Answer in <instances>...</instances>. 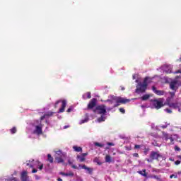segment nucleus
I'll return each instance as SVG.
<instances>
[{
	"label": "nucleus",
	"instance_id": "1",
	"mask_svg": "<svg viewBox=\"0 0 181 181\" xmlns=\"http://www.w3.org/2000/svg\"><path fill=\"white\" fill-rule=\"evenodd\" d=\"M112 100L113 103H116V104L113 105V108L119 107V105H121V104H127V103H129V101H131V100L129 99L114 95L112 96Z\"/></svg>",
	"mask_w": 181,
	"mask_h": 181
},
{
	"label": "nucleus",
	"instance_id": "2",
	"mask_svg": "<svg viewBox=\"0 0 181 181\" xmlns=\"http://www.w3.org/2000/svg\"><path fill=\"white\" fill-rule=\"evenodd\" d=\"M149 77H146L143 81V83L139 82L136 86V93H145L146 91V88H148V80Z\"/></svg>",
	"mask_w": 181,
	"mask_h": 181
},
{
	"label": "nucleus",
	"instance_id": "3",
	"mask_svg": "<svg viewBox=\"0 0 181 181\" xmlns=\"http://www.w3.org/2000/svg\"><path fill=\"white\" fill-rule=\"evenodd\" d=\"M162 158V155L156 151H151L150 154V158H146V160L150 163H152L153 160H159V158Z\"/></svg>",
	"mask_w": 181,
	"mask_h": 181
},
{
	"label": "nucleus",
	"instance_id": "4",
	"mask_svg": "<svg viewBox=\"0 0 181 181\" xmlns=\"http://www.w3.org/2000/svg\"><path fill=\"white\" fill-rule=\"evenodd\" d=\"M93 112H97L98 114L105 115L107 114V107L105 105H98L95 107V110H93Z\"/></svg>",
	"mask_w": 181,
	"mask_h": 181
},
{
	"label": "nucleus",
	"instance_id": "5",
	"mask_svg": "<svg viewBox=\"0 0 181 181\" xmlns=\"http://www.w3.org/2000/svg\"><path fill=\"white\" fill-rule=\"evenodd\" d=\"M166 103H167V105H168L170 108H174V110H177V108H180L181 107L180 102L170 103V100L167 99Z\"/></svg>",
	"mask_w": 181,
	"mask_h": 181
},
{
	"label": "nucleus",
	"instance_id": "6",
	"mask_svg": "<svg viewBox=\"0 0 181 181\" xmlns=\"http://www.w3.org/2000/svg\"><path fill=\"white\" fill-rule=\"evenodd\" d=\"M97 105V99L96 98H92L89 103L88 104L87 109L88 110H93L94 107Z\"/></svg>",
	"mask_w": 181,
	"mask_h": 181
},
{
	"label": "nucleus",
	"instance_id": "7",
	"mask_svg": "<svg viewBox=\"0 0 181 181\" xmlns=\"http://www.w3.org/2000/svg\"><path fill=\"white\" fill-rule=\"evenodd\" d=\"M163 102L162 101H159L158 100H153V106L155 107V108H156V110H159L160 108H162V107H163Z\"/></svg>",
	"mask_w": 181,
	"mask_h": 181
},
{
	"label": "nucleus",
	"instance_id": "8",
	"mask_svg": "<svg viewBox=\"0 0 181 181\" xmlns=\"http://www.w3.org/2000/svg\"><path fill=\"white\" fill-rule=\"evenodd\" d=\"M152 90L155 94L157 95H163L165 94V90H156V87L152 86Z\"/></svg>",
	"mask_w": 181,
	"mask_h": 181
},
{
	"label": "nucleus",
	"instance_id": "9",
	"mask_svg": "<svg viewBox=\"0 0 181 181\" xmlns=\"http://www.w3.org/2000/svg\"><path fill=\"white\" fill-rule=\"evenodd\" d=\"M176 84H177V82L176 81L170 82V88L173 91H176V90H177V88L176 87Z\"/></svg>",
	"mask_w": 181,
	"mask_h": 181
},
{
	"label": "nucleus",
	"instance_id": "10",
	"mask_svg": "<svg viewBox=\"0 0 181 181\" xmlns=\"http://www.w3.org/2000/svg\"><path fill=\"white\" fill-rule=\"evenodd\" d=\"M62 107L59 109V112H64L66 105H67V102L65 100H62Z\"/></svg>",
	"mask_w": 181,
	"mask_h": 181
},
{
	"label": "nucleus",
	"instance_id": "11",
	"mask_svg": "<svg viewBox=\"0 0 181 181\" xmlns=\"http://www.w3.org/2000/svg\"><path fill=\"white\" fill-rule=\"evenodd\" d=\"M34 134H37V135H42V127H40V126H36L35 130L34 131Z\"/></svg>",
	"mask_w": 181,
	"mask_h": 181
},
{
	"label": "nucleus",
	"instance_id": "12",
	"mask_svg": "<svg viewBox=\"0 0 181 181\" xmlns=\"http://www.w3.org/2000/svg\"><path fill=\"white\" fill-rule=\"evenodd\" d=\"M59 175H62V176H69L70 177H73L74 176V173L70 171L68 173H64V172H61L59 173Z\"/></svg>",
	"mask_w": 181,
	"mask_h": 181
},
{
	"label": "nucleus",
	"instance_id": "13",
	"mask_svg": "<svg viewBox=\"0 0 181 181\" xmlns=\"http://www.w3.org/2000/svg\"><path fill=\"white\" fill-rule=\"evenodd\" d=\"M139 175H141V176H144V177H147L148 174H146V170L144 169L142 171H137Z\"/></svg>",
	"mask_w": 181,
	"mask_h": 181
},
{
	"label": "nucleus",
	"instance_id": "14",
	"mask_svg": "<svg viewBox=\"0 0 181 181\" xmlns=\"http://www.w3.org/2000/svg\"><path fill=\"white\" fill-rule=\"evenodd\" d=\"M151 98V95L149 94H146V95H144L141 98V100L142 101H146V100H149V98Z\"/></svg>",
	"mask_w": 181,
	"mask_h": 181
},
{
	"label": "nucleus",
	"instance_id": "15",
	"mask_svg": "<svg viewBox=\"0 0 181 181\" xmlns=\"http://www.w3.org/2000/svg\"><path fill=\"white\" fill-rule=\"evenodd\" d=\"M73 149L75 151V152H83V148L78 147L77 146H74Z\"/></svg>",
	"mask_w": 181,
	"mask_h": 181
},
{
	"label": "nucleus",
	"instance_id": "16",
	"mask_svg": "<svg viewBox=\"0 0 181 181\" xmlns=\"http://www.w3.org/2000/svg\"><path fill=\"white\" fill-rule=\"evenodd\" d=\"M76 159L79 160V162H84V160H86V158L80 155L76 156Z\"/></svg>",
	"mask_w": 181,
	"mask_h": 181
},
{
	"label": "nucleus",
	"instance_id": "17",
	"mask_svg": "<svg viewBox=\"0 0 181 181\" xmlns=\"http://www.w3.org/2000/svg\"><path fill=\"white\" fill-rule=\"evenodd\" d=\"M105 162L107 163H111L112 162V158L110 155H106L105 158Z\"/></svg>",
	"mask_w": 181,
	"mask_h": 181
},
{
	"label": "nucleus",
	"instance_id": "18",
	"mask_svg": "<svg viewBox=\"0 0 181 181\" xmlns=\"http://www.w3.org/2000/svg\"><path fill=\"white\" fill-rule=\"evenodd\" d=\"M165 141H170V144H171V145H173V141H175V139H173V137H172V136H166Z\"/></svg>",
	"mask_w": 181,
	"mask_h": 181
},
{
	"label": "nucleus",
	"instance_id": "19",
	"mask_svg": "<svg viewBox=\"0 0 181 181\" xmlns=\"http://www.w3.org/2000/svg\"><path fill=\"white\" fill-rule=\"evenodd\" d=\"M55 160H57V163H63V162H64V160H63V158L61 157H57Z\"/></svg>",
	"mask_w": 181,
	"mask_h": 181
},
{
	"label": "nucleus",
	"instance_id": "20",
	"mask_svg": "<svg viewBox=\"0 0 181 181\" xmlns=\"http://www.w3.org/2000/svg\"><path fill=\"white\" fill-rule=\"evenodd\" d=\"M47 158H48V161L50 163H53V157H52V155L51 154H48L47 155Z\"/></svg>",
	"mask_w": 181,
	"mask_h": 181
},
{
	"label": "nucleus",
	"instance_id": "21",
	"mask_svg": "<svg viewBox=\"0 0 181 181\" xmlns=\"http://www.w3.org/2000/svg\"><path fill=\"white\" fill-rule=\"evenodd\" d=\"M49 115H53V113L51 112L50 115L45 114V115H42V116L40 117V121H43V119H45V118H46V117H49Z\"/></svg>",
	"mask_w": 181,
	"mask_h": 181
},
{
	"label": "nucleus",
	"instance_id": "22",
	"mask_svg": "<svg viewBox=\"0 0 181 181\" xmlns=\"http://www.w3.org/2000/svg\"><path fill=\"white\" fill-rule=\"evenodd\" d=\"M98 122H103L105 121V118L104 117L103 115H101L100 117L98 118Z\"/></svg>",
	"mask_w": 181,
	"mask_h": 181
},
{
	"label": "nucleus",
	"instance_id": "23",
	"mask_svg": "<svg viewBox=\"0 0 181 181\" xmlns=\"http://www.w3.org/2000/svg\"><path fill=\"white\" fill-rule=\"evenodd\" d=\"M94 145H95V146H99V148H103V146H104V144L98 143V142H95L94 144Z\"/></svg>",
	"mask_w": 181,
	"mask_h": 181
},
{
	"label": "nucleus",
	"instance_id": "24",
	"mask_svg": "<svg viewBox=\"0 0 181 181\" xmlns=\"http://www.w3.org/2000/svg\"><path fill=\"white\" fill-rule=\"evenodd\" d=\"M68 163H69V165H71V168L73 169H77V167L76 165H73V162H71V160H69Z\"/></svg>",
	"mask_w": 181,
	"mask_h": 181
},
{
	"label": "nucleus",
	"instance_id": "25",
	"mask_svg": "<svg viewBox=\"0 0 181 181\" xmlns=\"http://www.w3.org/2000/svg\"><path fill=\"white\" fill-rule=\"evenodd\" d=\"M16 127H13L12 129H10V132H11V134H16Z\"/></svg>",
	"mask_w": 181,
	"mask_h": 181
},
{
	"label": "nucleus",
	"instance_id": "26",
	"mask_svg": "<svg viewBox=\"0 0 181 181\" xmlns=\"http://www.w3.org/2000/svg\"><path fill=\"white\" fill-rule=\"evenodd\" d=\"M86 170L88 172L89 175H93V168H88L86 169Z\"/></svg>",
	"mask_w": 181,
	"mask_h": 181
},
{
	"label": "nucleus",
	"instance_id": "27",
	"mask_svg": "<svg viewBox=\"0 0 181 181\" xmlns=\"http://www.w3.org/2000/svg\"><path fill=\"white\" fill-rule=\"evenodd\" d=\"M177 179V175H175V174H173L171 175H170V179Z\"/></svg>",
	"mask_w": 181,
	"mask_h": 181
},
{
	"label": "nucleus",
	"instance_id": "28",
	"mask_svg": "<svg viewBox=\"0 0 181 181\" xmlns=\"http://www.w3.org/2000/svg\"><path fill=\"white\" fill-rule=\"evenodd\" d=\"M119 111L120 112H122V114H125V109H124V108L120 107V108L119 109Z\"/></svg>",
	"mask_w": 181,
	"mask_h": 181
},
{
	"label": "nucleus",
	"instance_id": "29",
	"mask_svg": "<svg viewBox=\"0 0 181 181\" xmlns=\"http://www.w3.org/2000/svg\"><path fill=\"white\" fill-rule=\"evenodd\" d=\"M170 125V124H163L160 126V128H163V129H165L166 128H168V126Z\"/></svg>",
	"mask_w": 181,
	"mask_h": 181
},
{
	"label": "nucleus",
	"instance_id": "30",
	"mask_svg": "<svg viewBox=\"0 0 181 181\" xmlns=\"http://www.w3.org/2000/svg\"><path fill=\"white\" fill-rule=\"evenodd\" d=\"M174 149L177 152H180V148L179 146H175Z\"/></svg>",
	"mask_w": 181,
	"mask_h": 181
},
{
	"label": "nucleus",
	"instance_id": "31",
	"mask_svg": "<svg viewBox=\"0 0 181 181\" xmlns=\"http://www.w3.org/2000/svg\"><path fill=\"white\" fill-rule=\"evenodd\" d=\"M106 101L107 103H109V104H114V100H112V98H111V100L108 99Z\"/></svg>",
	"mask_w": 181,
	"mask_h": 181
},
{
	"label": "nucleus",
	"instance_id": "32",
	"mask_svg": "<svg viewBox=\"0 0 181 181\" xmlns=\"http://www.w3.org/2000/svg\"><path fill=\"white\" fill-rule=\"evenodd\" d=\"M169 94H170L171 98H173V97H175V92H169Z\"/></svg>",
	"mask_w": 181,
	"mask_h": 181
},
{
	"label": "nucleus",
	"instance_id": "33",
	"mask_svg": "<svg viewBox=\"0 0 181 181\" xmlns=\"http://www.w3.org/2000/svg\"><path fill=\"white\" fill-rule=\"evenodd\" d=\"M86 95H87V98H89V99L91 98V93L87 92Z\"/></svg>",
	"mask_w": 181,
	"mask_h": 181
},
{
	"label": "nucleus",
	"instance_id": "34",
	"mask_svg": "<svg viewBox=\"0 0 181 181\" xmlns=\"http://www.w3.org/2000/svg\"><path fill=\"white\" fill-rule=\"evenodd\" d=\"M133 156L134 158H139V154H138V153H133Z\"/></svg>",
	"mask_w": 181,
	"mask_h": 181
},
{
	"label": "nucleus",
	"instance_id": "35",
	"mask_svg": "<svg viewBox=\"0 0 181 181\" xmlns=\"http://www.w3.org/2000/svg\"><path fill=\"white\" fill-rule=\"evenodd\" d=\"M141 148V145L136 144L134 146V149H139Z\"/></svg>",
	"mask_w": 181,
	"mask_h": 181
},
{
	"label": "nucleus",
	"instance_id": "36",
	"mask_svg": "<svg viewBox=\"0 0 181 181\" xmlns=\"http://www.w3.org/2000/svg\"><path fill=\"white\" fill-rule=\"evenodd\" d=\"M61 102V100H57L56 103H55V105H54V108H57V105Z\"/></svg>",
	"mask_w": 181,
	"mask_h": 181
},
{
	"label": "nucleus",
	"instance_id": "37",
	"mask_svg": "<svg viewBox=\"0 0 181 181\" xmlns=\"http://www.w3.org/2000/svg\"><path fill=\"white\" fill-rule=\"evenodd\" d=\"M166 112H168V114H172V110L170 109H165Z\"/></svg>",
	"mask_w": 181,
	"mask_h": 181
},
{
	"label": "nucleus",
	"instance_id": "38",
	"mask_svg": "<svg viewBox=\"0 0 181 181\" xmlns=\"http://www.w3.org/2000/svg\"><path fill=\"white\" fill-rule=\"evenodd\" d=\"M88 155V153H83L81 156H82L83 158H86Z\"/></svg>",
	"mask_w": 181,
	"mask_h": 181
},
{
	"label": "nucleus",
	"instance_id": "39",
	"mask_svg": "<svg viewBox=\"0 0 181 181\" xmlns=\"http://www.w3.org/2000/svg\"><path fill=\"white\" fill-rule=\"evenodd\" d=\"M26 165H27V166H29V168H33V165L32 164L27 163Z\"/></svg>",
	"mask_w": 181,
	"mask_h": 181
},
{
	"label": "nucleus",
	"instance_id": "40",
	"mask_svg": "<svg viewBox=\"0 0 181 181\" xmlns=\"http://www.w3.org/2000/svg\"><path fill=\"white\" fill-rule=\"evenodd\" d=\"M88 168V167L86 166V165H83L81 166V168H82V169H85V170H87V168Z\"/></svg>",
	"mask_w": 181,
	"mask_h": 181
},
{
	"label": "nucleus",
	"instance_id": "41",
	"mask_svg": "<svg viewBox=\"0 0 181 181\" xmlns=\"http://www.w3.org/2000/svg\"><path fill=\"white\" fill-rule=\"evenodd\" d=\"M175 165H180V160H177L175 162Z\"/></svg>",
	"mask_w": 181,
	"mask_h": 181
},
{
	"label": "nucleus",
	"instance_id": "42",
	"mask_svg": "<svg viewBox=\"0 0 181 181\" xmlns=\"http://www.w3.org/2000/svg\"><path fill=\"white\" fill-rule=\"evenodd\" d=\"M38 169L42 170V169H43V164H40V165L38 167Z\"/></svg>",
	"mask_w": 181,
	"mask_h": 181
},
{
	"label": "nucleus",
	"instance_id": "43",
	"mask_svg": "<svg viewBox=\"0 0 181 181\" xmlns=\"http://www.w3.org/2000/svg\"><path fill=\"white\" fill-rule=\"evenodd\" d=\"M57 155H62V151L59 150L58 151H57Z\"/></svg>",
	"mask_w": 181,
	"mask_h": 181
},
{
	"label": "nucleus",
	"instance_id": "44",
	"mask_svg": "<svg viewBox=\"0 0 181 181\" xmlns=\"http://www.w3.org/2000/svg\"><path fill=\"white\" fill-rule=\"evenodd\" d=\"M37 172V170H36L35 168H33L32 170V173H36Z\"/></svg>",
	"mask_w": 181,
	"mask_h": 181
},
{
	"label": "nucleus",
	"instance_id": "45",
	"mask_svg": "<svg viewBox=\"0 0 181 181\" xmlns=\"http://www.w3.org/2000/svg\"><path fill=\"white\" fill-rule=\"evenodd\" d=\"M107 145H108L109 146H114V144H113V143H110V142H108V143H107Z\"/></svg>",
	"mask_w": 181,
	"mask_h": 181
},
{
	"label": "nucleus",
	"instance_id": "46",
	"mask_svg": "<svg viewBox=\"0 0 181 181\" xmlns=\"http://www.w3.org/2000/svg\"><path fill=\"white\" fill-rule=\"evenodd\" d=\"M9 181H18V180H16V177H13L10 179Z\"/></svg>",
	"mask_w": 181,
	"mask_h": 181
},
{
	"label": "nucleus",
	"instance_id": "47",
	"mask_svg": "<svg viewBox=\"0 0 181 181\" xmlns=\"http://www.w3.org/2000/svg\"><path fill=\"white\" fill-rule=\"evenodd\" d=\"M149 152V148H145L144 153L146 155V153Z\"/></svg>",
	"mask_w": 181,
	"mask_h": 181
},
{
	"label": "nucleus",
	"instance_id": "48",
	"mask_svg": "<svg viewBox=\"0 0 181 181\" xmlns=\"http://www.w3.org/2000/svg\"><path fill=\"white\" fill-rule=\"evenodd\" d=\"M85 122H87V119L81 120V123L84 124Z\"/></svg>",
	"mask_w": 181,
	"mask_h": 181
},
{
	"label": "nucleus",
	"instance_id": "49",
	"mask_svg": "<svg viewBox=\"0 0 181 181\" xmlns=\"http://www.w3.org/2000/svg\"><path fill=\"white\" fill-rule=\"evenodd\" d=\"M67 112H71V108H69L67 110H66Z\"/></svg>",
	"mask_w": 181,
	"mask_h": 181
},
{
	"label": "nucleus",
	"instance_id": "50",
	"mask_svg": "<svg viewBox=\"0 0 181 181\" xmlns=\"http://www.w3.org/2000/svg\"><path fill=\"white\" fill-rule=\"evenodd\" d=\"M120 87H121L122 91H124V90H125V88H124V86H120Z\"/></svg>",
	"mask_w": 181,
	"mask_h": 181
},
{
	"label": "nucleus",
	"instance_id": "51",
	"mask_svg": "<svg viewBox=\"0 0 181 181\" xmlns=\"http://www.w3.org/2000/svg\"><path fill=\"white\" fill-rule=\"evenodd\" d=\"M69 126H64V129H66V128H69Z\"/></svg>",
	"mask_w": 181,
	"mask_h": 181
},
{
	"label": "nucleus",
	"instance_id": "52",
	"mask_svg": "<svg viewBox=\"0 0 181 181\" xmlns=\"http://www.w3.org/2000/svg\"><path fill=\"white\" fill-rule=\"evenodd\" d=\"M169 160H170L171 162H173L174 160L172 158H170Z\"/></svg>",
	"mask_w": 181,
	"mask_h": 181
},
{
	"label": "nucleus",
	"instance_id": "53",
	"mask_svg": "<svg viewBox=\"0 0 181 181\" xmlns=\"http://www.w3.org/2000/svg\"><path fill=\"white\" fill-rule=\"evenodd\" d=\"M57 180L58 181H63V180L62 178H58Z\"/></svg>",
	"mask_w": 181,
	"mask_h": 181
},
{
	"label": "nucleus",
	"instance_id": "54",
	"mask_svg": "<svg viewBox=\"0 0 181 181\" xmlns=\"http://www.w3.org/2000/svg\"><path fill=\"white\" fill-rule=\"evenodd\" d=\"M178 111H179V112H181V109H180V107L178 108Z\"/></svg>",
	"mask_w": 181,
	"mask_h": 181
},
{
	"label": "nucleus",
	"instance_id": "55",
	"mask_svg": "<svg viewBox=\"0 0 181 181\" xmlns=\"http://www.w3.org/2000/svg\"><path fill=\"white\" fill-rule=\"evenodd\" d=\"M177 175H181V171H179V172L177 173Z\"/></svg>",
	"mask_w": 181,
	"mask_h": 181
},
{
	"label": "nucleus",
	"instance_id": "56",
	"mask_svg": "<svg viewBox=\"0 0 181 181\" xmlns=\"http://www.w3.org/2000/svg\"><path fill=\"white\" fill-rule=\"evenodd\" d=\"M167 73H172V71H167Z\"/></svg>",
	"mask_w": 181,
	"mask_h": 181
},
{
	"label": "nucleus",
	"instance_id": "57",
	"mask_svg": "<svg viewBox=\"0 0 181 181\" xmlns=\"http://www.w3.org/2000/svg\"><path fill=\"white\" fill-rule=\"evenodd\" d=\"M178 158H180V159H181V156H179Z\"/></svg>",
	"mask_w": 181,
	"mask_h": 181
},
{
	"label": "nucleus",
	"instance_id": "58",
	"mask_svg": "<svg viewBox=\"0 0 181 181\" xmlns=\"http://www.w3.org/2000/svg\"><path fill=\"white\" fill-rule=\"evenodd\" d=\"M36 162H37L38 164L40 163L38 160H37Z\"/></svg>",
	"mask_w": 181,
	"mask_h": 181
},
{
	"label": "nucleus",
	"instance_id": "59",
	"mask_svg": "<svg viewBox=\"0 0 181 181\" xmlns=\"http://www.w3.org/2000/svg\"><path fill=\"white\" fill-rule=\"evenodd\" d=\"M178 73H180V74H181V71H178Z\"/></svg>",
	"mask_w": 181,
	"mask_h": 181
}]
</instances>
